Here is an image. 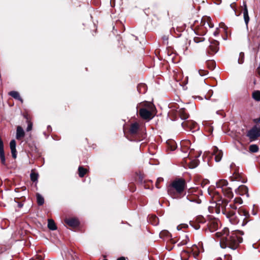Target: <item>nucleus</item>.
Here are the masks:
<instances>
[{"label": "nucleus", "instance_id": "30", "mask_svg": "<svg viewBox=\"0 0 260 260\" xmlns=\"http://www.w3.org/2000/svg\"><path fill=\"white\" fill-rule=\"evenodd\" d=\"M207 64L208 68H210L211 69H213L215 66V63L213 61H209L207 63Z\"/></svg>", "mask_w": 260, "mask_h": 260}, {"label": "nucleus", "instance_id": "11", "mask_svg": "<svg viewBox=\"0 0 260 260\" xmlns=\"http://www.w3.org/2000/svg\"><path fill=\"white\" fill-rule=\"evenodd\" d=\"M16 141L14 140H12L11 141L10 143V147L12 153V157L14 158H16L17 157V151L16 149Z\"/></svg>", "mask_w": 260, "mask_h": 260}, {"label": "nucleus", "instance_id": "19", "mask_svg": "<svg viewBox=\"0 0 260 260\" xmlns=\"http://www.w3.org/2000/svg\"><path fill=\"white\" fill-rule=\"evenodd\" d=\"M48 227L51 230H55L57 229L54 220L51 219L48 220Z\"/></svg>", "mask_w": 260, "mask_h": 260}, {"label": "nucleus", "instance_id": "20", "mask_svg": "<svg viewBox=\"0 0 260 260\" xmlns=\"http://www.w3.org/2000/svg\"><path fill=\"white\" fill-rule=\"evenodd\" d=\"M252 98L256 101H260V91L256 90L252 93Z\"/></svg>", "mask_w": 260, "mask_h": 260}, {"label": "nucleus", "instance_id": "10", "mask_svg": "<svg viewBox=\"0 0 260 260\" xmlns=\"http://www.w3.org/2000/svg\"><path fill=\"white\" fill-rule=\"evenodd\" d=\"M65 222L70 226L76 227L79 225V221L76 218H69L66 219Z\"/></svg>", "mask_w": 260, "mask_h": 260}, {"label": "nucleus", "instance_id": "4", "mask_svg": "<svg viewBox=\"0 0 260 260\" xmlns=\"http://www.w3.org/2000/svg\"><path fill=\"white\" fill-rule=\"evenodd\" d=\"M142 106L143 107L139 110L140 116L145 119H151L155 109L154 105L151 102H145L142 104Z\"/></svg>", "mask_w": 260, "mask_h": 260}, {"label": "nucleus", "instance_id": "24", "mask_svg": "<svg viewBox=\"0 0 260 260\" xmlns=\"http://www.w3.org/2000/svg\"><path fill=\"white\" fill-rule=\"evenodd\" d=\"M249 149L250 152L255 153L258 151V147L257 145L252 144L249 146Z\"/></svg>", "mask_w": 260, "mask_h": 260}, {"label": "nucleus", "instance_id": "39", "mask_svg": "<svg viewBox=\"0 0 260 260\" xmlns=\"http://www.w3.org/2000/svg\"><path fill=\"white\" fill-rule=\"evenodd\" d=\"M216 260H222V259L221 258L219 257V258H217Z\"/></svg>", "mask_w": 260, "mask_h": 260}, {"label": "nucleus", "instance_id": "2", "mask_svg": "<svg viewBox=\"0 0 260 260\" xmlns=\"http://www.w3.org/2000/svg\"><path fill=\"white\" fill-rule=\"evenodd\" d=\"M237 208L236 205L229 203L221 206L222 213L232 224H237L240 221H245L249 216V213L243 208H240L238 211V215H236Z\"/></svg>", "mask_w": 260, "mask_h": 260}, {"label": "nucleus", "instance_id": "28", "mask_svg": "<svg viewBox=\"0 0 260 260\" xmlns=\"http://www.w3.org/2000/svg\"><path fill=\"white\" fill-rule=\"evenodd\" d=\"M0 157L2 161L4 162L5 161L4 150L0 151Z\"/></svg>", "mask_w": 260, "mask_h": 260}, {"label": "nucleus", "instance_id": "14", "mask_svg": "<svg viewBox=\"0 0 260 260\" xmlns=\"http://www.w3.org/2000/svg\"><path fill=\"white\" fill-rule=\"evenodd\" d=\"M222 191L225 197L229 199H232L234 194L232 190V188L229 187H227L222 190Z\"/></svg>", "mask_w": 260, "mask_h": 260}, {"label": "nucleus", "instance_id": "9", "mask_svg": "<svg viewBox=\"0 0 260 260\" xmlns=\"http://www.w3.org/2000/svg\"><path fill=\"white\" fill-rule=\"evenodd\" d=\"M213 155L215 156V160L219 162L222 158L223 153L221 150H218L216 147H215L213 148Z\"/></svg>", "mask_w": 260, "mask_h": 260}, {"label": "nucleus", "instance_id": "12", "mask_svg": "<svg viewBox=\"0 0 260 260\" xmlns=\"http://www.w3.org/2000/svg\"><path fill=\"white\" fill-rule=\"evenodd\" d=\"M25 133L23 129L20 126L17 127L16 138L20 140L24 137Z\"/></svg>", "mask_w": 260, "mask_h": 260}, {"label": "nucleus", "instance_id": "8", "mask_svg": "<svg viewBox=\"0 0 260 260\" xmlns=\"http://www.w3.org/2000/svg\"><path fill=\"white\" fill-rule=\"evenodd\" d=\"M235 192L237 194L240 196H244L245 194L246 197H249L248 189L245 185H242L239 186V187L235 190Z\"/></svg>", "mask_w": 260, "mask_h": 260}, {"label": "nucleus", "instance_id": "22", "mask_svg": "<svg viewBox=\"0 0 260 260\" xmlns=\"http://www.w3.org/2000/svg\"><path fill=\"white\" fill-rule=\"evenodd\" d=\"M37 200L39 205H42L44 203L43 197L39 193L37 194Z\"/></svg>", "mask_w": 260, "mask_h": 260}, {"label": "nucleus", "instance_id": "41", "mask_svg": "<svg viewBox=\"0 0 260 260\" xmlns=\"http://www.w3.org/2000/svg\"><path fill=\"white\" fill-rule=\"evenodd\" d=\"M213 25H212L210 27H213Z\"/></svg>", "mask_w": 260, "mask_h": 260}, {"label": "nucleus", "instance_id": "13", "mask_svg": "<svg viewBox=\"0 0 260 260\" xmlns=\"http://www.w3.org/2000/svg\"><path fill=\"white\" fill-rule=\"evenodd\" d=\"M243 6H244V9H243V13L244 21H245L246 25H247L248 23L249 22V17L248 15L247 7L246 4L245 2H244Z\"/></svg>", "mask_w": 260, "mask_h": 260}, {"label": "nucleus", "instance_id": "34", "mask_svg": "<svg viewBox=\"0 0 260 260\" xmlns=\"http://www.w3.org/2000/svg\"><path fill=\"white\" fill-rule=\"evenodd\" d=\"M219 34L218 28L214 32L213 35L214 36H217Z\"/></svg>", "mask_w": 260, "mask_h": 260}, {"label": "nucleus", "instance_id": "6", "mask_svg": "<svg viewBox=\"0 0 260 260\" xmlns=\"http://www.w3.org/2000/svg\"><path fill=\"white\" fill-rule=\"evenodd\" d=\"M247 136L249 138L251 141L256 140L258 137L260 136V128H258L256 126L253 127L248 131Z\"/></svg>", "mask_w": 260, "mask_h": 260}, {"label": "nucleus", "instance_id": "17", "mask_svg": "<svg viewBox=\"0 0 260 260\" xmlns=\"http://www.w3.org/2000/svg\"><path fill=\"white\" fill-rule=\"evenodd\" d=\"M139 125L137 122L132 123L129 128V132L131 134H136L138 131Z\"/></svg>", "mask_w": 260, "mask_h": 260}, {"label": "nucleus", "instance_id": "5", "mask_svg": "<svg viewBox=\"0 0 260 260\" xmlns=\"http://www.w3.org/2000/svg\"><path fill=\"white\" fill-rule=\"evenodd\" d=\"M201 196H202V192L200 189L197 188L190 189L188 191L186 199L189 202L200 204L201 203V200L199 198Z\"/></svg>", "mask_w": 260, "mask_h": 260}, {"label": "nucleus", "instance_id": "18", "mask_svg": "<svg viewBox=\"0 0 260 260\" xmlns=\"http://www.w3.org/2000/svg\"><path fill=\"white\" fill-rule=\"evenodd\" d=\"M9 94L12 96L13 98L18 100L22 103L23 101L20 97L19 93L17 91H12L9 93Z\"/></svg>", "mask_w": 260, "mask_h": 260}, {"label": "nucleus", "instance_id": "37", "mask_svg": "<svg viewBox=\"0 0 260 260\" xmlns=\"http://www.w3.org/2000/svg\"><path fill=\"white\" fill-rule=\"evenodd\" d=\"M258 74L260 75V67H258L257 69Z\"/></svg>", "mask_w": 260, "mask_h": 260}, {"label": "nucleus", "instance_id": "3", "mask_svg": "<svg viewBox=\"0 0 260 260\" xmlns=\"http://www.w3.org/2000/svg\"><path fill=\"white\" fill-rule=\"evenodd\" d=\"M186 183L184 179L179 178L173 180L168 187V193L173 199H179L184 190Z\"/></svg>", "mask_w": 260, "mask_h": 260}, {"label": "nucleus", "instance_id": "23", "mask_svg": "<svg viewBox=\"0 0 260 260\" xmlns=\"http://www.w3.org/2000/svg\"><path fill=\"white\" fill-rule=\"evenodd\" d=\"M179 113L180 115L181 118L182 119H186L188 118V115L185 112V111L183 109H180L179 111Z\"/></svg>", "mask_w": 260, "mask_h": 260}, {"label": "nucleus", "instance_id": "7", "mask_svg": "<svg viewBox=\"0 0 260 260\" xmlns=\"http://www.w3.org/2000/svg\"><path fill=\"white\" fill-rule=\"evenodd\" d=\"M219 220L217 219H210L207 224L209 230L211 232H214L217 230L219 226Z\"/></svg>", "mask_w": 260, "mask_h": 260}, {"label": "nucleus", "instance_id": "31", "mask_svg": "<svg viewBox=\"0 0 260 260\" xmlns=\"http://www.w3.org/2000/svg\"><path fill=\"white\" fill-rule=\"evenodd\" d=\"M32 123L31 122H30V121H28L26 131L28 132L31 131L32 129Z\"/></svg>", "mask_w": 260, "mask_h": 260}, {"label": "nucleus", "instance_id": "36", "mask_svg": "<svg viewBox=\"0 0 260 260\" xmlns=\"http://www.w3.org/2000/svg\"><path fill=\"white\" fill-rule=\"evenodd\" d=\"M117 260H125V258L124 257H120L118 258Z\"/></svg>", "mask_w": 260, "mask_h": 260}, {"label": "nucleus", "instance_id": "15", "mask_svg": "<svg viewBox=\"0 0 260 260\" xmlns=\"http://www.w3.org/2000/svg\"><path fill=\"white\" fill-rule=\"evenodd\" d=\"M228 182L226 180H220L216 183L217 188H220L221 190L228 187Z\"/></svg>", "mask_w": 260, "mask_h": 260}, {"label": "nucleus", "instance_id": "35", "mask_svg": "<svg viewBox=\"0 0 260 260\" xmlns=\"http://www.w3.org/2000/svg\"><path fill=\"white\" fill-rule=\"evenodd\" d=\"M194 41H195L196 43H199V42H200L203 41V40H199V38H194Z\"/></svg>", "mask_w": 260, "mask_h": 260}, {"label": "nucleus", "instance_id": "26", "mask_svg": "<svg viewBox=\"0 0 260 260\" xmlns=\"http://www.w3.org/2000/svg\"><path fill=\"white\" fill-rule=\"evenodd\" d=\"M242 203H243V201L241 198H236L234 199V203L233 204H232V203H231V204L232 205H235L236 204L240 205V204H242Z\"/></svg>", "mask_w": 260, "mask_h": 260}, {"label": "nucleus", "instance_id": "29", "mask_svg": "<svg viewBox=\"0 0 260 260\" xmlns=\"http://www.w3.org/2000/svg\"><path fill=\"white\" fill-rule=\"evenodd\" d=\"M208 71L204 70H199V73L201 76H204L208 74Z\"/></svg>", "mask_w": 260, "mask_h": 260}, {"label": "nucleus", "instance_id": "21", "mask_svg": "<svg viewBox=\"0 0 260 260\" xmlns=\"http://www.w3.org/2000/svg\"><path fill=\"white\" fill-rule=\"evenodd\" d=\"M79 175L80 177H83L87 172V170L82 167H79L78 168Z\"/></svg>", "mask_w": 260, "mask_h": 260}, {"label": "nucleus", "instance_id": "16", "mask_svg": "<svg viewBox=\"0 0 260 260\" xmlns=\"http://www.w3.org/2000/svg\"><path fill=\"white\" fill-rule=\"evenodd\" d=\"M210 49L212 53H216L218 50V42L216 41L211 42L210 45Z\"/></svg>", "mask_w": 260, "mask_h": 260}, {"label": "nucleus", "instance_id": "40", "mask_svg": "<svg viewBox=\"0 0 260 260\" xmlns=\"http://www.w3.org/2000/svg\"><path fill=\"white\" fill-rule=\"evenodd\" d=\"M244 224H244V223H243V222L242 223V225H244Z\"/></svg>", "mask_w": 260, "mask_h": 260}, {"label": "nucleus", "instance_id": "1", "mask_svg": "<svg viewBox=\"0 0 260 260\" xmlns=\"http://www.w3.org/2000/svg\"><path fill=\"white\" fill-rule=\"evenodd\" d=\"M238 233L232 232L229 233L228 228H224L221 232L216 233V236L220 238V244L222 248L229 247L232 249H236L239 243L242 242V238L238 236Z\"/></svg>", "mask_w": 260, "mask_h": 260}, {"label": "nucleus", "instance_id": "38", "mask_svg": "<svg viewBox=\"0 0 260 260\" xmlns=\"http://www.w3.org/2000/svg\"><path fill=\"white\" fill-rule=\"evenodd\" d=\"M196 126H197V124L194 123H193V128H196Z\"/></svg>", "mask_w": 260, "mask_h": 260}, {"label": "nucleus", "instance_id": "33", "mask_svg": "<svg viewBox=\"0 0 260 260\" xmlns=\"http://www.w3.org/2000/svg\"><path fill=\"white\" fill-rule=\"evenodd\" d=\"M240 57H241L242 58H243V56H244V54L243 53H241L240 54ZM239 63H242L243 62V58L241 59V61H239Z\"/></svg>", "mask_w": 260, "mask_h": 260}, {"label": "nucleus", "instance_id": "32", "mask_svg": "<svg viewBox=\"0 0 260 260\" xmlns=\"http://www.w3.org/2000/svg\"><path fill=\"white\" fill-rule=\"evenodd\" d=\"M163 178H158L157 179V181H156V186L157 188H159V187L158 186V184L159 183H160V182L162 181H163Z\"/></svg>", "mask_w": 260, "mask_h": 260}, {"label": "nucleus", "instance_id": "27", "mask_svg": "<svg viewBox=\"0 0 260 260\" xmlns=\"http://www.w3.org/2000/svg\"><path fill=\"white\" fill-rule=\"evenodd\" d=\"M198 165V161L196 160H193L191 161L189 165V168H194L197 167Z\"/></svg>", "mask_w": 260, "mask_h": 260}, {"label": "nucleus", "instance_id": "25", "mask_svg": "<svg viewBox=\"0 0 260 260\" xmlns=\"http://www.w3.org/2000/svg\"><path fill=\"white\" fill-rule=\"evenodd\" d=\"M38 178V174L35 173H31L30 174V179L33 182H36L37 181Z\"/></svg>", "mask_w": 260, "mask_h": 260}]
</instances>
